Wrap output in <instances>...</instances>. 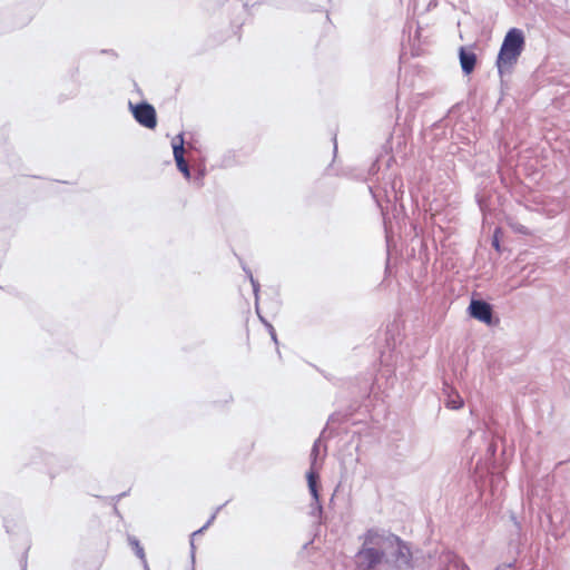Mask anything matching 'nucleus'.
Returning <instances> with one entry per match:
<instances>
[{"instance_id": "obj_1", "label": "nucleus", "mask_w": 570, "mask_h": 570, "mask_svg": "<svg viewBox=\"0 0 570 570\" xmlns=\"http://www.w3.org/2000/svg\"><path fill=\"white\" fill-rule=\"evenodd\" d=\"M396 535L371 529L364 534L363 547L356 553V564L361 570H372L385 556L386 541H395Z\"/></svg>"}, {"instance_id": "obj_2", "label": "nucleus", "mask_w": 570, "mask_h": 570, "mask_svg": "<svg viewBox=\"0 0 570 570\" xmlns=\"http://www.w3.org/2000/svg\"><path fill=\"white\" fill-rule=\"evenodd\" d=\"M524 46L523 32L512 28L505 35L497 59V67L500 75L510 72L517 63Z\"/></svg>"}, {"instance_id": "obj_3", "label": "nucleus", "mask_w": 570, "mask_h": 570, "mask_svg": "<svg viewBox=\"0 0 570 570\" xmlns=\"http://www.w3.org/2000/svg\"><path fill=\"white\" fill-rule=\"evenodd\" d=\"M129 108L139 125L148 129H154L157 126L156 110L150 104L139 102L134 105L129 102Z\"/></svg>"}, {"instance_id": "obj_4", "label": "nucleus", "mask_w": 570, "mask_h": 570, "mask_svg": "<svg viewBox=\"0 0 570 570\" xmlns=\"http://www.w3.org/2000/svg\"><path fill=\"white\" fill-rule=\"evenodd\" d=\"M395 547L396 550L393 553L395 558V564L397 569L407 568L411 566V551L410 548L403 543L399 537L395 541H386V550Z\"/></svg>"}, {"instance_id": "obj_5", "label": "nucleus", "mask_w": 570, "mask_h": 570, "mask_svg": "<svg viewBox=\"0 0 570 570\" xmlns=\"http://www.w3.org/2000/svg\"><path fill=\"white\" fill-rule=\"evenodd\" d=\"M306 478H307L308 490L314 500V502L311 505V508H312L311 514L313 517H320L322 514V505L320 503V495H318V489H317L318 473L316 470L309 469V471L306 474Z\"/></svg>"}, {"instance_id": "obj_6", "label": "nucleus", "mask_w": 570, "mask_h": 570, "mask_svg": "<svg viewBox=\"0 0 570 570\" xmlns=\"http://www.w3.org/2000/svg\"><path fill=\"white\" fill-rule=\"evenodd\" d=\"M469 311L472 317L488 325L492 323V307L484 301H472Z\"/></svg>"}, {"instance_id": "obj_7", "label": "nucleus", "mask_w": 570, "mask_h": 570, "mask_svg": "<svg viewBox=\"0 0 570 570\" xmlns=\"http://www.w3.org/2000/svg\"><path fill=\"white\" fill-rule=\"evenodd\" d=\"M459 58L462 71L464 75H470L476 63V55L472 48L461 47L459 49Z\"/></svg>"}, {"instance_id": "obj_8", "label": "nucleus", "mask_w": 570, "mask_h": 570, "mask_svg": "<svg viewBox=\"0 0 570 570\" xmlns=\"http://www.w3.org/2000/svg\"><path fill=\"white\" fill-rule=\"evenodd\" d=\"M128 543L131 546V548L135 550L136 556L141 560L144 564L145 570H149L144 548L140 546L137 538L129 535L128 537Z\"/></svg>"}, {"instance_id": "obj_9", "label": "nucleus", "mask_w": 570, "mask_h": 570, "mask_svg": "<svg viewBox=\"0 0 570 570\" xmlns=\"http://www.w3.org/2000/svg\"><path fill=\"white\" fill-rule=\"evenodd\" d=\"M173 153H174L175 160L184 158L185 149H184V135L183 134H178L175 137V139L173 140Z\"/></svg>"}, {"instance_id": "obj_10", "label": "nucleus", "mask_w": 570, "mask_h": 570, "mask_svg": "<svg viewBox=\"0 0 570 570\" xmlns=\"http://www.w3.org/2000/svg\"><path fill=\"white\" fill-rule=\"evenodd\" d=\"M445 406L452 410H459L463 406V399L456 392H451L448 394Z\"/></svg>"}, {"instance_id": "obj_11", "label": "nucleus", "mask_w": 570, "mask_h": 570, "mask_svg": "<svg viewBox=\"0 0 570 570\" xmlns=\"http://www.w3.org/2000/svg\"><path fill=\"white\" fill-rule=\"evenodd\" d=\"M320 446H321V439L318 438L314 442L312 451H311V468L309 469L316 470V460H317V455L320 453Z\"/></svg>"}, {"instance_id": "obj_12", "label": "nucleus", "mask_w": 570, "mask_h": 570, "mask_svg": "<svg viewBox=\"0 0 570 570\" xmlns=\"http://www.w3.org/2000/svg\"><path fill=\"white\" fill-rule=\"evenodd\" d=\"M176 165H177V168L179 169V171L183 173V175L185 176V178H189L190 177V170H189V166L187 164V161L185 160V158H180V159H176Z\"/></svg>"}, {"instance_id": "obj_13", "label": "nucleus", "mask_w": 570, "mask_h": 570, "mask_svg": "<svg viewBox=\"0 0 570 570\" xmlns=\"http://www.w3.org/2000/svg\"><path fill=\"white\" fill-rule=\"evenodd\" d=\"M222 509V507H218L216 509V511L212 514V517L209 518V520L206 522V524L204 527H202L199 530L193 532L191 537H195L197 534H200L203 533L212 523L213 521L216 519V515L218 513V511Z\"/></svg>"}, {"instance_id": "obj_14", "label": "nucleus", "mask_w": 570, "mask_h": 570, "mask_svg": "<svg viewBox=\"0 0 570 570\" xmlns=\"http://www.w3.org/2000/svg\"><path fill=\"white\" fill-rule=\"evenodd\" d=\"M249 282L253 286V292H254V295L256 297V299L258 298V292H259V283L254 278L253 274L249 273Z\"/></svg>"}, {"instance_id": "obj_15", "label": "nucleus", "mask_w": 570, "mask_h": 570, "mask_svg": "<svg viewBox=\"0 0 570 570\" xmlns=\"http://www.w3.org/2000/svg\"><path fill=\"white\" fill-rule=\"evenodd\" d=\"M514 229L521 234H524V235H528L529 234V230L527 227H524L523 225H518L514 227Z\"/></svg>"}, {"instance_id": "obj_16", "label": "nucleus", "mask_w": 570, "mask_h": 570, "mask_svg": "<svg viewBox=\"0 0 570 570\" xmlns=\"http://www.w3.org/2000/svg\"><path fill=\"white\" fill-rule=\"evenodd\" d=\"M269 334H271V337H272V340L274 341V343H275V344H277L278 342H277V336H276V332H275V330H274V328H272V333H269Z\"/></svg>"}, {"instance_id": "obj_17", "label": "nucleus", "mask_w": 570, "mask_h": 570, "mask_svg": "<svg viewBox=\"0 0 570 570\" xmlns=\"http://www.w3.org/2000/svg\"><path fill=\"white\" fill-rule=\"evenodd\" d=\"M190 547H191V559L194 560L195 559V546H194L193 539L190 540Z\"/></svg>"}, {"instance_id": "obj_18", "label": "nucleus", "mask_w": 570, "mask_h": 570, "mask_svg": "<svg viewBox=\"0 0 570 570\" xmlns=\"http://www.w3.org/2000/svg\"><path fill=\"white\" fill-rule=\"evenodd\" d=\"M498 570H512L511 564H507L504 567L499 568Z\"/></svg>"}, {"instance_id": "obj_19", "label": "nucleus", "mask_w": 570, "mask_h": 570, "mask_svg": "<svg viewBox=\"0 0 570 570\" xmlns=\"http://www.w3.org/2000/svg\"><path fill=\"white\" fill-rule=\"evenodd\" d=\"M263 322L265 323V325L267 326L268 328V332L272 333V328H274L269 323H266L264 320Z\"/></svg>"}, {"instance_id": "obj_20", "label": "nucleus", "mask_w": 570, "mask_h": 570, "mask_svg": "<svg viewBox=\"0 0 570 570\" xmlns=\"http://www.w3.org/2000/svg\"><path fill=\"white\" fill-rule=\"evenodd\" d=\"M243 269L246 273V275L249 277V273H252L250 269H248L246 266H243Z\"/></svg>"}, {"instance_id": "obj_21", "label": "nucleus", "mask_w": 570, "mask_h": 570, "mask_svg": "<svg viewBox=\"0 0 570 570\" xmlns=\"http://www.w3.org/2000/svg\"><path fill=\"white\" fill-rule=\"evenodd\" d=\"M243 269L246 273V275L249 277V273H252L250 269H248L246 266H243Z\"/></svg>"}, {"instance_id": "obj_22", "label": "nucleus", "mask_w": 570, "mask_h": 570, "mask_svg": "<svg viewBox=\"0 0 570 570\" xmlns=\"http://www.w3.org/2000/svg\"><path fill=\"white\" fill-rule=\"evenodd\" d=\"M493 246H494L497 249H499V240H498L497 238L493 240Z\"/></svg>"}]
</instances>
